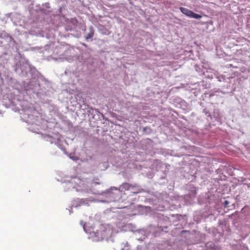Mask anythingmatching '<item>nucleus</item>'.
Segmentation results:
<instances>
[{"instance_id":"nucleus-1","label":"nucleus","mask_w":250,"mask_h":250,"mask_svg":"<svg viewBox=\"0 0 250 250\" xmlns=\"http://www.w3.org/2000/svg\"><path fill=\"white\" fill-rule=\"evenodd\" d=\"M180 10L184 15L191 18L199 19L202 17L201 15L195 13L191 10L185 7H180Z\"/></svg>"},{"instance_id":"nucleus-2","label":"nucleus","mask_w":250,"mask_h":250,"mask_svg":"<svg viewBox=\"0 0 250 250\" xmlns=\"http://www.w3.org/2000/svg\"><path fill=\"white\" fill-rule=\"evenodd\" d=\"M122 187L125 190H128L129 189H130L131 188H133L134 187V186H133L129 183H123L122 184Z\"/></svg>"},{"instance_id":"nucleus-3","label":"nucleus","mask_w":250,"mask_h":250,"mask_svg":"<svg viewBox=\"0 0 250 250\" xmlns=\"http://www.w3.org/2000/svg\"><path fill=\"white\" fill-rule=\"evenodd\" d=\"M93 35V32L91 31L90 33L88 34L87 36H86L85 38L86 40H88V39L91 38Z\"/></svg>"},{"instance_id":"nucleus-4","label":"nucleus","mask_w":250,"mask_h":250,"mask_svg":"<svg viewBox=\"0 0 250 250\" xmlns=\"http://www.w3.org/2000/svg\"><path fill=\"white\" fill-rule=\"evenodd\" d=\"M225 206H226V205L229 203V202L228 201H226L225 202Z\"/></svg>"}]
</instances>
